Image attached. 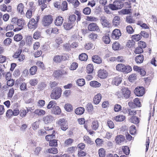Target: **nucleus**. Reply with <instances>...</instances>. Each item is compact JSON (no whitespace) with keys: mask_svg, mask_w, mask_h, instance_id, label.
Wrapping results in <instances>:
<instances>
[{"mask_svg":"<svg viewBox=\"0 0 157 157\" xmlns=\"http://www.w3.org/2000/svg\"><path fill=\"white\" fill-rule=\"evenodd\" d=\"M100 22L102 25L104 27H109L110 26L109 22L105 16H101L100 17Z\"/></svg>","mask_w":157,"mask_h":157,"instance_id":"nucleus-5","label":"nucleus"},{"mask_svg":"<svg viewBox=\"0 0 157 157\" xmlns=\"http://www.w3.org/2000/svg\"><path fill=\"white\" fill-rule=\"evenodd\" d=\"M65 110L68 112H71L73 110V108L72 105L69 103L65 104L64 106Z\"/></svg>","mask_w":157,"mask_h":157,"instance_id":"nucleus-34","label":"nucleus"},{"mask_svg":"<svg viewBox=\"0 0 157 157\" xmlns=\"http://www.w3.org/2000/svg\"><path fill=\"white\" fill-rule=\"evenodd\" d=\"M101 98V95L100 94H98L95 95L94 99V102L95 104H98L100 101Z\"/></svg>","mask_w":157,"mask_h":157,"instance_id":"nucleus-18","label":"nucleus"},{"mask_svg":"<svg viewBox=\"0 0 157 157\" xmlns=\"http://www.w3.org/2000/svg\"><path fill=\"white\" fill-rule=\"evenodd\" d=\"M123 3L120 1H115L113 4H110L109 7L111 10H114L121 9L123 6Z\"/></svg>","mask_w":157,"mask_h":157,"instance_id":"nucleus-1","label":"nucleus"},{"mask_svg":"<svg viewBox=\"0 0 157 157\" xmlns=\"http://www.w3.org/2000/svg\"><path fill=\"white\" fill-rule=\"evenodd\" d=\"M123 150L124 152L126 155H128L130 152V150L128 147L127 146H124L123 148Z\"/></svg>","mask_w":157,"mask_h":157,"instance_id":"nucleus-60","label":"nucleus"},{"mask_svg":"<svg viewBox=\"0 0 157 157\" xmlns=\"http://www.w3.org/2000/svg\"><path fill=\"white\" fill-rule=\"evenodd\" d=\"M39 121H36L32 124V128L34 130H36L37 128H39Z\"/></svg>","mask_w":157,"mask_h":157,"instance_id":"nucleus-47","label":"nucleus"},{"mask_svg":"<svg viewBox=\"0 0 157 157\" xmlns=\"http://www.w3.org/2000/svg\"><path fill=\"white\" fill-rule=\"evenodd\" d=\"M87 56L85 53H82L79 56V59L81 61L86 60H87Z\"/></svg>","mask_w":157,"mask_h":157,"instance_id":"nucleus-33","label":"nucleus"},{"mask_svg":"<svg viewBox=\"0 0 157 157\" xmlns=\"http://www.w3.org/2000/svg\"><path fill=\"white\" fill-rule=\"evenodd\" d=\"M86 109L89 112H91L93 110V107L91 103H88L86 106Z\"/></svg>","mask_w":157,"mask_h":157,"instance_id":"nucleus-49","label":"nucleus"},{"mask_svg":"<svg viewBox=\"0 0 157 157\" xmlns=\"http://www.w3.org/2000/svg\"><path fill=\"white\" fill-rule=\"evenodd\" d=\"M99 155L100 157H104L105 155V150L103 148H100L99 150Z\"/></svg>","mask_w":157,"mask_h":157,"instance_id":"nucleus-57","label":"nucleus"},{"mask_svg":"<svg viewBox=\"0 0 157 157\" xmlns=\"http://www.w3.org/2000/svg\"><path fill=\"white\" fill-rule=\"evenodd\" d=\"M123 69V72L125 73H128L132 70L131 67L129 65L125 66L124 65V68Z\"/></svg>","mask_w":157,"mask_h":157,"instance_id":"nucleus-26","label":"nucleus"},{"mask_svg":"<svg viewBox=\"0 0 157 157\" xmlns=\"http://www.w3.org/2000/svg\"><path fill=\"white\" fill-rule=\"evenodd\" d=\"M35 113L38 116H43L45 113V112L43 110L38 109L34 111Z\"/></svg>","mask_w":157,"mask_h":157,"instance_id":"nucleus-29","label":"nucleus"},{"mask_svg":"<svg viewBox=\"0 0 157 157\" xmlns=\"http://www.w3.org/2000/svg\"><path fill=\"white\" fill-rule=\"evenodd\" d=\"M73 140L71 138H69L65 140L64 142V145L65 146H67L68 145H70L73 143Z\"/></svg>","mask_w":157,"mask_h":157,"instance_id":"nucleus-63","label":"nucleus"},{"mask_svg":"<svg viewBox=\"0 0 157 157\" xmlns=\"http://www.w3.org/2000/svg\"><path fill=\"white\" fill-rule=\"evenodd\" d=\"M53 19L51 15H48L44 17L42 22L44 26H48L52 22Z\"/></svg>","mask_w":157,"mask_h":157,"instance_id":"nucleus-3","label":"nucleus"},{"mask_svg":"<svg viewBox=\"0 0 157 157\" xmlns=\"http://www.w3.org/2000/svg\"><path fill=\"white\" fill-rule=\"evenodd\" d=\"M108 75V73L106 71L104 70H100L98 71V76L101 78H105Z\"/></svg>","mask_w":157,"mask_h":157,"instance_id":"nucleus-10","label":"nucleus"},{"mask_svg":"<svg viewBox=\"0 0 157 157\" xmlns=\"http://www.w3.org/2000/svg\"><path fill=\"white\" fill-rule=\"evenodd\" d=\"M41 35V33L39 31H37L34 33L33 38L35 39H38L40 37Z\"/></svg>","mask_w":157,"mask_h":157,"instance_id":"nucleus-46","label":"nucleus"},{"mask_svg":"<svg viewBox=\"0 0 157 157\" xmlns=\"http://www.w3.org/2000/svg\"><path fill=\"white\" fill-rule=\"evenodd\" d=\"M25 25V21L23 19L21 18L18 19L17 25L18 26V27H20L23 28V26Z\"/></svg>","mask_w":157,"mask_h":157,"instance_id":"nucleus-27","label":"nucleus"},{"mask_svg":"<svg viewBox=\"0 0 157 157\" xmlns=\"http://www.w3.org/2000/svg\"><path fill=\"white\" fill-rule=\"evenodd\" d=\"M129 121L131 122L137 124V117L136 116H132L130 119Z\"/></svg>","mask_w":157,"mask_h":157,"instance_id":"nucleus-51","label":"nucleus"},{"mask_svg":"<svg viewBox=\"0 0 157 157\" xmlns=\"http://www.w3.org/2000/svg\"><path fill=\"white\" fill-rule=\"evenodd\" d=\"M85 111V109L83 107H79L77 108L75 110V113L78 115H80L82 114Z\"/></svg>","mask_w":157,"mask_h":157,"instance_id":"nucleus-20","label":"nucleus"},{"mask_svg":"<svg viewBox=\"0 0 157 157\" xmlns=\"http://www.w3.org/2000/svg\"><path fill=\"white\" fill-rule=\"evenodd\" d=\"M28 112L29 110L28 109L26 110L23 108H22L19 111V115L22 118L24 117H25Z\"/></svg>","mask_w":157,"mask_h":157,"instance_id":"nucleus-23","label":"nucleus"},{"mask_svg":"<svg viewBox=\"0 0 157 157\" xmlns=\"http://www.w3.org/2000/svg\"><path fill=\"white\" fill-rule=\"evenodd\" d=\"M76 16L74 14L70 15L69 17V22H70L73 24L76 21Z\"/></svg>","mask_w":157,"mask_h":157,"instance_id":"nucleus-32","label":"nucleus"},{"mask_svg":"<svg viewBox=\"0 0 157 157\" xmlns=\"http://www.w3.org/2000/svg\"><path fill=\"white\" fill-rule=\"evenodd\" d=\"M67 3L66 1H64L63 2L61 5V9L64 11L67 10Z\"/></svg>","mask_w":157,"mask_h":157,"instance_id":"nucleus-44","label":"nucleus"},{"mask_svg":"<svg viewBox=\"0 0 157 157\" xmlns=\"http://www.w3.org/2000/svg\"><path fill=\"white\" fill-rule=\"evenodd\" d=\"M24 9V6L23 4L22 3H20L17 6V11L19 13L21 14H24V13L23 10Z\"/></svg>","mask_w":157,"mask_h":157,"instance_id":"nucleus-17","label":"nucleus"},{"mask_svg":"<svg viewBox=\"0 0 157 157\" xmlns=\"http://www.w3.org/2000/svg\"><path fill=\"white\" fill-rule=\"evenodd\" d=\"M138 72H140V74L142 76H144L146 74V72L144 68H141L138 67Z\"/></svg>","mask_w":157,"mask_h":157,"instance_id":"nucleus-50","label":"nucleus"},{"mask_svg":"<svg viewBox=\"0 0 157 157\" xmlns=\"http://www.w3.org/2000/svg\"><path fill=\"white\" fill-rule=\"evenodd\" d=\"M128 105L130 107L132 108H134L137 106V98H135L133 100V102L130 101L128 103Z\"/></svg>","mask_w":157,"mask_h":157,"instance_id":"nucleus-19","label":"nucleus"},{"mask_svg":"<svg viewBox=\"0 0 157 157\" xmlns=\"http://www.w3.org/2000/svg\"><path fill=\"white\" fill-rule=\"evenodd\" d=\"M88 29L90 31H96L99 32L100 31L99 27L97 24L95 23H91L90 24L88 27Z\"/></svg>","mask_w":157,"mask_h":157,"instance_id":"nucleus-7","label":"nucleus"},{"mask_svg":"<svg viewBox=\"0 0 157 157\" xmlns=\"http://www.w3.org/2000/svg\"><path fill=\"white\" fill-rule=\"evenodd\" d=\"M123 95L125 98H128L130 96L131 91L127 88H122L121 90Z\"/></svg>","mask_w":157,"mask_h":157,"instance_id":"nucleus-8","label":"nucleus"},{"mask_svg":"<svg viewBox=\"0 0 157 157\" xmlns=\"http://www.w3.org/2000/svg\"><path fill=\"white\" fill-rule=\"evenodd\" d=\"M14 90L13 88H12L10 89L9 90V93L8 94V97L10 98H11L14 94Z\"/></svg>","mask_w":157,"mask_h":157,"instance_id":"nucleus-54","label":"nucleus"},{"mask_svg":"<svg viewBox=\"0 0 157 157\" xmlns=\"http://www.w3.org/2000/svg\"><path fill=\"white\" fill-rule=\"evenodd\" d=\"M122 80V79L121 77L119 76L115 77L113 78L112 83L113 85L118 86L121 83Z\"/></svg>","mask_w":157,"mask_h":157,"instance_id":"nucleus-12","label":"nucleus"},{"mask_svg":"<svg viewBox=\"0 0 157 157\" xmlns=\"http://www.w3.org/2000/svg\"><path fill=\"white\" fill-rule=\"evenodd\" d=\"M91 12V10L89 7H86L84 8L83 10V13L86 15L90 14Z\"/></svg>","mask_w":157,"mask_h":157,"instance_id":"nucleus-45","label":"nucleus"},{"mask_svg":"<svg viewBox=\"0 0 157 157\" xmlns=\"http://www.w3.org/2000/svg\"><path fill=\"white\" fill-rule=\"evenodd\" d=\"M61 89L59 88H57L53 90L50 95L51 98L55 100L58 99L61 96Z\"/></svg>","mask_w":157,"mask_h":157,"instance_id":"nucleus-2","label":"nucleus"},{"mask_svg":"<svg viewBox=\"0 0 157 157\" xmlns=\"http://www.w3.org/2000/svg\"><path fill=\"white\" fill-rule=\"evenodd\" d=\"M130 133L132 135H134L136 133V130L134 125L131 126L130 128Z\"/></svg>","mask_w":157,"mask_h":157,"instance_id":"nucleus-56","label":"nucleus"},{"mask_svg":"<svg viewBox=\"0 0 157 157\" xmlns=\"http://www.w3.org/2000/svg\"><path fill=\"white\" fill-rule=\"evenodd\" d=\"M91 127L94 130H97L98 127V121L96 120L93 121L92 123Z\"/></svg>","mask_w":157,"mask_h":157,"instance_id":"nucleus-31","label":"nucleus"},{"mask_svg":"<svg viewBox=\"0 0 157 157\" xmlns=\"http://www.w3.org/2000/svg\"><path fill=\"white\" fill-rule=\"evenodd\" d=\"M23 38V37L21 34H17L15 35L14 37V40L16 41H19L21 40Z\"/></svg>","mask_w":157,"mask_h":157,"instance_id":"nucleus-37","label":"nucleus"},{"mask_svg":"<svg viewBox=\"0 0 157 157\" xmlns=\"http://www.w3.org/2000/svg\"><path fill=\"white\" fill-rule=\"evenodd\" d=\"M145 90L143 86H138V97H141L144 94Z\"/></svg>","mask_w":157,"mask_h":157,"instance_id":"nucleus-21","label":"nucleus"},{"mask_svg":"<svg viewBox=\"0 0 157 157\" xmlns=\"http://www.w3.org/2000/svg\"><path fill=\"white\" fill-rule=\"evenodd\" d=\"M47 152L51 154H56L58 153V150L57 148H51L48 149Z\"/></svg>","mask_w":157,"mask_h":157,"instance_id":"nucleus-36","label":"nucleus"},{"mask_svg":"<svg viewBox=\"0 0 157 157\" xmlns=\"http://www.w3.org/2000/svg\"><path fill=\"white\" fill-rule=\"evenodd\" d=\"M49 145L51 146H57V140H50L49 142Z\"/></svg>","mask_w":157,"mask_h":157,"instance_id":"nucleus-58","label":"nucleus"},{"mask_svg":"<svg viewBox=\"0 0 157 157\" xmlns=\"http://www.w3.org/2000/svg\"><path fill=\"white\" fill-rule=\"evenodd\" d=\"M102 40L106 44H109L110 42L109 37L107 35L105 36L102 37Z\"/></svg>","mask_w":157,"mask_h":157,"instance_id":"nucleus-38","label":"nucleus"},{"mask_svg":"<svg viewBox=\"0 0 157 157\" xmlns=\"http://www.w3.org/2000/svg\"><path fill=\"white\" fill-rule=\"evenodd\" d=\"M6 115L7 117L10 118L11 117L13 116L12 110L11 109H8L6 112Z\"/></svg>","mask_w":157,"mask_h":157,"instance_id":"nucleus-64","label":"nucleus"},{"mask_svg":"<svg viewBox=\"0 0 157 157\" xmlns=\"http://www.w3.org/2000/svg\"><path fill=\"white\" fill-rule=\"evenodd\" d=\"M120 23V17L118 16H115L113 21V24L115 26L118 25Z\"/></svg>","mask_w":157,"mask_h":157,"instance_id":"nucleus-22","label":"nucleus"},{"mask_svg":"<svg viewBox=\"0 0 157 157\" xmlns=\"http://www.w3.org/2000/svg\"><path fill=\"white\" fill-rule=\"evenodd\" d=\"M28 27L31 29H34L37 27V23L35 19L32 18L28 24Z\"/></svg>","mask_w":157,"mask_h":157,"instance_id":"nucleus-6","label":"nucleus"},{"mask_svg":"<svg viewBox=\"0 0 157 157\" xmlns=\"http://www.w3.org/2000/svg\"><path fill=\"white\" fill-rule=\"evenodd\" d=\"M63 17L61 16L57 17L55 22V25L58 26L61 25L63 22Z\"/></svg>","mask_w":157,"mask_h":157,"instance_id":"nucleus-13","label":"nucleus"},{"mask_svg":"<svg viewBox=\"0 0 157 157\" xmlns=\"http://www.w3.org/2000/svg\"><path fill=\"white\" fill-rule=\"evenodd\" d=\"M53 60L56 63L60 62L62 60V57L59 55H56L54 57Z\"/></svg>","mask_w":157,"mask_h":157,"instance_id":"nucleus-52","label":"nucleus"},{"mask_svg":"<svg viewBox=\"0 0 157 157\" xmlns=\"http://www.w3.org/2000/svg\"><path fill=\"white\" fill-rule=\"evenodd\" d=\"M76 83L78 86H82L85 84V80L83 78L78 79L76 81Z\"/></svg>","mask_w":157,"mask_h":157,"instance_id":"nucleus-35","label":"nucleus"},{"mask_svg":"<svg viewBox=\"0 0 157 157\" xmlns=\"http://www.w3.org/2000/svg\"><path fill=\"white\" fill-rule=\"evenodd\" d=\"M121 35L120 31L117 29H114L112 35V37L114 39H117L119 38Z\"/></svg>","mask_w":157,"mask_h":157,"instance_id":"nucleus-9","label":"nucleus"},{"mask_svg":"<svg viewBox=\"0 0 157 157\" xmlns=\"http://www.w3.org/2000/svg\"><path fill=\"white\" fill-rule=\"evenodd\" d=\"M124 137L121 135H118L116 137L115 140L117 144L120 145L124 140Z\"/></svg>","mask_w":157,"mask_h":157,"instance_id":"nucleus-11","label":"nucleus"},{"mask_svg":"<svg viewBox=\"0 0 157 157\" xmlns=\"http://www.w3.org/2000/svg\"><path fill=\"white\" fill-rule=\"evenodd\" d=\"M53 120V117L51 115L47 116L43 118V121L46 124L51 123Z\"/></svg>","mask_w":157,"mask_h":157,"instance_id":"nucleus-16","label":"nucleus"},{"mask_svg":"<svg viewBox=\"0 0 157 157\" xmlns=\"http://www.w3.org/2000/svg\"><path fill=\"white\" fill-rule=\"evenodd\" d=\"M78 66V63L76 62L73 63L70 67L71 70H75Z\"/></svg>","mask_w":157,"mask_h":157,"instance_id":"nucleus-55","label":"nucleus"},{"mask_svg":"<svg viewBox=\"0 0 157 157\" xmlns=\"http://www.w3.org/2000/svg\"><path fill=\"white\" fill-rule=\"evenodd\" d=\"M124 66V64L120 63L117 65L116 68L117 71L123 72Z\"/></svg>","mask_w":157,"mask_h":157,"instance_id":"nucleus-48","label":"nucleus"},{"mask_svg":"<svg viewBox=\"0 0 157 157\" xmlns=\"http://www.w3.org/2000/svg\"><path fill=\"white\" fill-rule=\"evenodd\" d=\"M92 60L93 62L97 64H100L102 63V59L98 55H94L92 57Z\"/></svg>","mask_w":157,"mask_h":157,"instance_id":"nucleus-14","label":"nucleus"},{"mask_svg":"<svg viewBox=\"0 0 157 157\" xmlns=\"http://www.w3.org/2000/svg\"><path fill=\"white\" fill-rule=\"evenodd\" d=\"M58 123L61 126V129L63 131H65L68 128V123L63 119H60L58 121Z\"/></svg>","mask_w":157,"mask_h":157,"instance_id":"nucleus-4","label":"nucleus"},{"mask_svg":"<svg viewBox=\"0 0 157 157\" xmlns=\"http://www.w3.org/2000/svg\"><path fill=\"white\" fill-rule=\"evenodd\" d=\"M125 119V116L123 115H118L114 117V119L117 121H123Z\"/></svg>","mask_w":157,"mask_h":157,"instance_id":"nucleus-30","label":"nucleus"},{"mask_svg":"<svg viewBox=\"0 0 157 157\" xmlns=\"http://www.w3.org/2000/svg\"><path fill=\"white\" fill-rule=\"evenodd\" d=\"M56 103L54 101H51L47 106V108L48 109H50L52 108H54L56 106Z\"/></svg>","mask_w":157,"mask_h":157,"instance_id":"nucleus-39","label":"nucleus"},{"mask_svg":"<svg viewBox=\"0 0 157 157\" xmlns=\"http://www.w3.org/2000/svg\"><path fill=\"white\" fill-rule=\"evenodd\" d=\"M120 47V44L119 43L116 42L113 44L112 48L115 50H117Z\"/></svg>","mask_w":157,"mask_h":157,"instance_id":"nucleus-61","label":"nucleus"},{"mask_svg":"<svg viewBox=\"0 0 157 157\" xmlns=\"http://www.w3.org/2000/svg\"><path fill=\"white\" fill-rule=\"evenodd\" d=\"M75 25L72 23L69 22H65L63 23V27L66 30H70Z\"/></svg>","mask_w":157,"mask_h":157,"instance_id":"nucleus-15","label":"nucleus"},{"mask_svg":"<svg viewBox=\"0 0 157 157\" xmlns=\"http://www.w3.org/2000/svg\"><path fill=\"white\" fill-rule=\"evenodd\" d=\"M138 47L145 48L146 47V44L144 41H140L138 42Z\"/></svg>","mask_w":157,"mask_h":157,"instance_id":"nucleus-53","label":"nucleus"},{"mask_svg":"<svg viewBox=\"0 0 157 157\" xmlns=\"http://www.w3.org/2000/svg\"><path fill=\"white\" fill-rule=\"evenodd\" d=\"M84 140L85 141V143L90 144H92L93 143V142L91 140V139L90 138V137L88 136H85L84 137Z\"/></svg>","mask_w":157,"mask_h":157,"instance_id":"nucleus-41","label":"nucleus"},{"mask_svg":"<svg viewBox=\"0 0 157 157\" xmlns=\"http://www.w3.org/2000/svg\"><path fill=\"white\" fill-rule=\"evenodd\" d=\"M52 111L55 114L57 115L61 113V109L59 107L57 106H55L54 108H53Z\"/></svg>","mask_w":157,"mask_h":157,"instance_id":"nucleus-25","label":"nucleus"},{"mask_svg":"<svg viewBox=\"0 0 157 157\" xmlns=\"http://www.w3.org/2000/svg\"><path fill=\"white\" fill-rule=\"evenodd\" d=\"M140 34L141 35V36L145 38H147L149 37V34L145 31H141L140 33Z\"/></svg>","mask_w":157,"mask_h":157,"instance_id":"nucleus-62","label":"nucleus"},{"mask_svg":"<svg viewBox=\"0 0 157 157\" xmlns=\"http://www.w3.org/2000/svg\"><path fill=\"white\" fill-rule=\"evenodd\" d=\"M37 70V67L36 66H33L31 67L30 69V74L33 75L35 74Z\"/></svg>","mask_w":157,"mask_h":157,"instance_id":"nucleus-40","label":"nucleus"},{"mask_svg":"<svg viewBox=\"0 0 157 157\" xmlns=\"http://www.w3.org/2000/svg\"><path fill=\"white\" fill-rule=\"evenodd\" d=\"M87 72L88 73H92L94 70L93 66L92 64H88L86 67Z\"/></svg>","mask_w":157,"mask_h":157,"instance_id":"nucleus-42","label":"nucleus"},{"mask_svg":"<svg viewBox=\"0 0 157 157\" xmlns=\"http://www.w3.org/2000/svg\"><path fill=\"white\" fill-rule=\"evenodd\" d=\"M38 82L37 79L34 78L30 80L29 81V83L32 86H34L36 85Z\"/></svg>","mask_w":157,"mask_h":157,"instance_id":"nucleus-59","label":"nucleus"},{"mask_svg":"<svg viewBox=\"0 0 157 157\" xmlns=\"http://www.w3.org/2000/svg\"><path fill=\"white\" fill-rule=\"evenodd\" d=\"M137 78V75L136 74H132L130 75L129 77V81L131 82H133L134 81L136 80Z\"/></svg>","mask_w":157,"mask_h":157,"instance_id":"nucleus-43","label":"nucleus"},{"mask_svg":"<svg viewBox=\"0 0 157 157\" xmlns=\"http://www.w3.org/2000/svg\"><path fill=\"white\" fill-rule=\"evenodd\" d=\"M88 37L90 40L95 41L97 38L98 36L95 33H91L88 35Z\"/></svg>","mask_w":157,"mask_h":157,"instance_id":"nucleus-28","label":"nucleus"},{"mask_svg":"<svg viewBox=\"0 0 157 157\" xmlns=\"http://www.w3.org/2000/svg\"><path fill=\"white\" fill-rule=\"evenodd\" d=\"M90 85L91 86L95 88L99 87L101 85L100 83L95 81H91L90 83Z\"/></svg>","mask_w":157,"mask_h":157,"instance_id":"nucleus-24","label":"nucleus"}]
</instances>
